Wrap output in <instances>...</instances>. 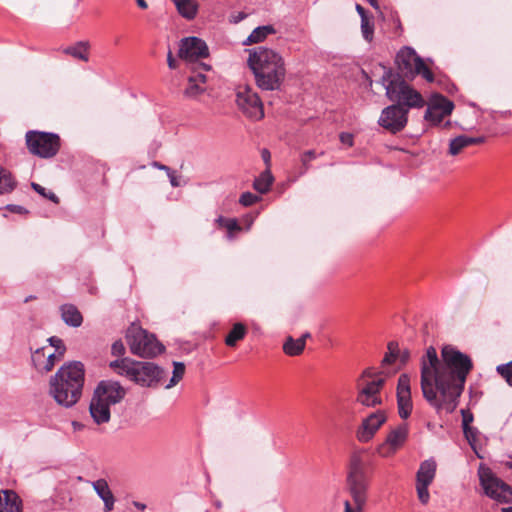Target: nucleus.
Instances as JSON below:
<instances>
[{
    "mask_svg": "<svg viewBox=\"0 0 512 512\" xmlns=\"http://www.w3.org/2000/svg\"><path fill=\"white\" fill-rule=\"evenodd\" d=\"M85 369L80 361L64 364L50 379V394L66 408L74 406L82 395Z\"/></svg>",
    "mask_w": 512,
    "mask_h": 512,
    "instance_id": "4",
    "label": "nucleus"
},
{
    "mask_svg": "<svg viewBox=\"0 0 512 512\" xmlns=\"http://www.w3.org/2000/svg\"><path fill=\"white\" fill-rule=\"evenodd\" d=\"M472 369L471 358L455 347L444 346L441 359L433 346L428 347L420 363L423 397L437 411L452 413L458 405Z\"/></svg>",
    "mask_w": 512,
    "mask_h": 512,
    "instance_id": "1",
    "label": "nucleus"
},
{
    "mask_svg": "<svg viewBox=\"0 0 512 512\" xmlns=\"http://www.w3.org/2000/svg\"><path fill=\"white\" fill-rule=\"evenodd\" d=\"M152 166H153V167H155V168H157V169H159V170H163V171H165L166 173H167V172H169V171L171 170L168 166H166V165H164V164H161V163H159V162H156V161H154V162L152 163Z\"/></svg>",
    "mask_w": 512,
    "mask_h": 512,
    "instance_id": "54",
    "label": "nucleus"
},
{
    "mask_svg": "<svg viewBox=\"0 0 512 512\" xmlns=\"http://www.w3.org/2000/svg\"><path fill=\"white\" fill-rule=\"evenodd\" d=\"M210 66L204 63L197 64L192 67V74L188 77V84L184 90V94L189 98H196L206 91V75L203 71L210 70Z\"/></svg>",
    "mask_w": 512,
    "mask_h": 512,
    "instance_id": "19",
    "label": "nucleus"
},
{
    "mask_svg": "<svg viewBox=\"0 0 512 512\" xmlns=\"http://www.w3.org/2000/svg\"><path fill=\"white\" fill-rule=\"evenodd\" d=\"M247 334V329L242 323H236L233 325L230 332L225 338V344L229 347H235L237 342L242 340Z\"/></svg>",
    "mask_w": 512,
    "mask_h": 512,
    "instance_id": "30",
    "label": "nucleus"
},
{
    "mask_svg": "<svg viewBox=\"0 0 512 512\" xmlns=\"http://www.w3.org/2000/svg\"><path fill=\"white\" fill-rule=\"evenodd\" d=\"M126 395V390L119 382L113 380L100 381L89 405L90 416L97 425L108 423L111 419L110 407L120 403Z\"/></svg>",
    "mask_w": 512,
    "mask_h": 512,
    "instance_id": "5",
    "label": "nucleus"
},
{
    "mask_svg": "<svg viewBox=\"0 0 512 512\" xmlns=\"http://www.w3.org/2000/svg\"><path fill=\"white\" fill-rule=\"evenodd\" d=\"M385 384L384 378L368 380L360 386H357L356 403L367 407L374 408L383 403L381 391Z\"/></svg>",
    "mask_w": 512,
    "mask_h": 512,
    "instance_id": "13",
    "label": "nucleus"
},
{
    "mask_svg": "<svg viewBox=\"0 0 512 512\" xmlns=\"http://www.w3.org/2000/svg\"><path fill=\"white\" fill-rule=\"evenodd\" d=\"M209 55L208 46L198 37H187L181 40L178 56L186 62L194 65L199 59Z\"/></svg>",
    "mask_w": 512,
    "mask_h": 512,
    "instance_id": "15",
    "label": "nucleus"
},
{
    "mask_svg": "<svg viewBox=\"0 0 512 512\" xmlns=\"http://www.w3.org/2000/svg\"><path fill=\"white\" fill-rule=\"evenodd\" d=\"M236 103L247 118L258 121L264 117L263 103L251 88L240 89L236 94Z\"/></svg>",
    "mask_w": 512,
    "mask_h": 512,
    "instance_id": "12",
    "label": "nucleus"
},
{
    "mask_svg": "<svg viewBox=\"0 0 512 512\" xmlns=\"http://www.w3.org/2000/svg\"><path fill=\"white\" fill-rule=\"evenodd\" d=\"M408 121V109L401 105H390L383 109L379 118V125L395 134L402 131Z\"/></svg>",
    "mask_w": 512,
    "mask_h": 512,
    "instance_id": "14",
    "label": "nucleus"
},
{
    "mask_svg": "<svg viewBox=\"0 0 512 512\" xmlns=\"http://www.w3.org/2000/svg\"><path fill=\"white\" fill-rule=\"evenodd\" d=\"M111 353L114 356L121 357L125 354V346L121 340L115 341L111 347Z\"/></svg>",
    "mask_w": 512,
    "mask_h": 512,
    "instance_id": "46",
    "label": "nucleus"
},
{
    "mask_svg": "<svg viewBox=\"0 0 512 512\" xmlns=\"http://www.w3.org/2000/svg\"><path fill=\"white\" fill-rule=\"evenodd\" d=\"M437 464L432 458L423 461L416 474V482L431 484L436 475Z\"/></svg>",
    "mask_w": 512,
    "mask_h": 512,
    "instance_id": "26",
    "label": "nucleus"
},
{
    "mask_svg": "<svg viewBox=\"0 0 512 512\" xmlns=\"http://www.w3.org/2000/svg\"><path fill=\"white\" fill-rule=\"evenodd\" d=\"M248 65L261 90L274 91L281 87L286 68L284 59L278 52L264 46L250 49Z\"/></svg>",
    "mask_w": 512,
    "mask_h": 512,
    "instance_id": "3",
    "label": "nucleus"
},
{
    "mask_svg": "<svg viewBox=\"0 0 512 512\" xmlns=\"http://www.w3.org/2000/svg\"><path fill=\"white\" fill-rule=\"evenodd\" d=\"M276 29L273 25H264L256 27L247 39L243 42L244 45L256 44L264 41L269 35L275 34Z\"/></svg>",
    "mask_w": 512,
    "mask_h": 512,
    "instance_id": "29",
    "label": "nucleus"
},
{
    "mask_svg": "<svg viewBox=\"0 0 512 512\" xmlns=\"http://www.w3.org/2000/svg\"><path fill=\"white\" fill-rule=\"evenodd\" d=\"M15 186L16 182L10 171L0 167V195L12 192Z\"/></svg>",
    "mask_w": 512,
    "mask_h": 512,
    "instance_id": "32",
    "label": "nucleus"
},
{
    "mask_svg": "<svg viewBox=\"0 0 512 512\" xmlns=\"http://www.w3.org/2000/svg\"><path fill=\"white\" fill-rule=\"evenodd\" d=\"M407 437L408 426L406 424L399 425L390 431L386 437L385 442L377 447V452L382 457H390L404 445Z\"/></svg>",
    "mask_w": 512,
    "mask_h": 512,
    "instance_id": "16",
    "label": "nucleus"
},
{
    "mask_svg": "<svg viewBox=\"0 0 512 512\" xmlns=\"http://www.w3.org/2000/svg\"><path fill=\"white\" fill-rule=\"evenodd\" d=\"M484 137H470L466 135H460L450 140L449 143V154L452 156L458 155L464 148L472 145L483 143Z\"/></svg>",
    "mask_w": 512,
    "mask_h": 512,
    "instance_id": "24",
    "label": "nucleus"
},
{
    "mask_svg": "<svg viewBox=\"0 0 512 512\" xmlns=\"http://www.w3.org/2000/svg\"><path fill=\"white\" fill-rule=\"evenodd\" d=\"M356 11L361 17V20L368 18L367 12L363 6L356 4Z\"/></svg>",
    "mask_w": 512,
    "mask_h": 512,
    "instance_id": "51",
    "label": "nucleus"
},
{
    "mask_svg": "<svg viewBox=\"0 0 512 512\" xmlns=\"http://www.w3.org/2000/svg\"><path fill=\"white\" fill-rule=\"evenodd\" d=\"M216 223H218L219 226L225 227L227 229V231L229 233L228 234L229 238H232L233 232L241 230V227L235 218H224L223 216H219L216 219Z\"/></svg>",
    "mask_w": 512,
    "mask_h": 512,
    "instance_id": "36",
    "label": "nucleus"
},
{
    "mask_svg": "<svg viewBox=\"0 0 512 512\" xmlns=\"http://www.w3.org/2000/svg\"><path fill=\"white\" fill-rule=\"evenodd\" d=\"M400 359L402 364H405L410 359V352L407 349L400 351L398 348V343L389 342L388 344V352L385 354L382 360V366L389 365L394 363L397 359Z\"/></svg>",
    "mask_w": 512,
    "mask_h": 512,
    "instance_id": "27",
    "label": "nucleus"
},
{
    "mask_svg": "<svg viewBox=\"0 0 512 512\" xmlns=\"http://www.w3.org/2000/svg\"><path fill=\"white\" fill-rule=\"evenodd\" d=\"M262 158L266 163L270 161V152L267 149H263Z\"/></svg>",
    "mask_w": 512,
    "mask_h": 512,
    "instance_id": "55",
    "label": "nucleus"
},
{
    "mask_svg": "<svg viewBox=\"0 0 512 512\" xmlns=\"http://www.w3.org/2000/svg\"><path fill=\"white\" fill-rule=\"evenodd\" d=\"M48 342L50 346L54 348L53 352L57 353L58 356L64 357L66 346L61 338L52 336L48 338Z\"/></svg>",
    "mask_w": 512,
    "mask_h": 512,
    "instance_id": "38",
    "label": "nucleus"
},
{
    "mask_svg": "<svg viewBox=\"0 0 512 512\" xmlns=\"http://www.w3.org/2000/svg\"><path fill=\"white\" fill-rule=\"evenodd\" d=\"M62 358L57 353L50 351L48 347L38 348L32 354L33 365L42 374L50 372Z\"/></svg>",
    "mask_w": 512,
    "mask_h": 512,
    "instance_id": "21",
    "label": "nucleus"
},
{
    "mask_svg": "<svg viewBox=\"0 0 512 512\" xmlns=\"http://www.w3.org/2000/svg\"><path fill=\"white\" fill-rule=\"evenodd\" d=\"M247 17L245 12H236L230 15L229 21L230 23L237 24L244 20Z\"/></svg>",
    "mask_w": 512,
    "mask_h": 512,
    "instance_id": "47",
    "label": "nucleus"
},
{
    "mask_svg": "<svg viewBox=\"0 0 512 512\" xmlns=\"http://www.w3.org/2000/svg\"><path fill=\"white\" fill-rule=\"evenodd\" d=\"M386 422V414L382 410L371 413L366 417L357 431V439L366 443L369 442L378 429Z\"/></svg>",
    "mask_w": 512,
    "mask_h": 512,
    "instance_id": "20",
    "label": "nucleus"
},
{
    "mask_svg": "<svg viewBox=\"0 0 512 512\" xmlns=\"http://www.w3.org/2000/svg\"><path fill=\"white\" fill-rule=\"evenodd\" d=\"M61 318L64 323L71 327H79L82 325L83 317L80 311L73 304H63L60 307Z\"/></svg>",
    "mask_w": 512,
    "mask_h": 512,
    "instance_id": "25",
    "label": "nucleus"
},
{
    "mask_svg": "<svg viewBox=\"0 0 512 512\" xmlns=\"http://www.w3.org/2000/svg\"><path fill=\"white\" fill-rule=\"evenodd\" d=\"M178 13L187 20H193L198 12L196 0H172Z\"/></svg>",
    "mask_w": 512,
    "mask_h": 512,
    "instance_id": "28",
    "label": "nucleus"
},
{
    "mask_svg": "<svg viewBox=\"0 0 512 512\" xmlns=\"http://www.w3.org/2000/svg\"><path fill=\"white\" fill-rule=\"evenodd\" d=\"M480 482L485 494L498 502L512 501V490L509 485L496 477L490 469L479 472Z\"/></svg>",
    "mask_w": 512,
    "mask_h": 512,
    "instance_id": "11",
    "label": "nucleus"
},
{
    "mask_svg": "<svg viewBox=\"0 0 512 512\" xmlns=\"http://www.w3.org/2000/svg\"><path fill=\"white\" fill-rule=\"evenodd\" d=\"M310 337V333L303 334L299 339H304V345L306 344V339Z\"/></svg>",
    "mask_w": 512,
    "mask_h": 512,
    "instance_id": "59",
    "label": "nucleus"
},
{
    "mask_svg": "<svg viewBox=\"0 0 512 512\" xmlns=\"http://www.w3.org/2000/svg\"><path fill=\"white\" fill-rule=\"evenodd\" d=\"M134 506L139 510H144L146 508V505L140 502H134Z\"/></svg>",
    "mask_w": 512,
    "mask_h": 512,
    "instance_id": "57",
    "label": "nucleus"
},
{
    "mask_svg": "<svg viewBox=\"0 0 512 512\" xmlns=\"http://www.w3.org/2000/svg\"><path fill=\"white\" fill-rule=\"evenodd\" d=\"M216 506H217L218 508H220V507H221V504H220V503H216Z\"/></svg>",
    "mask_w": 512,
    "mask_h": 512,
    "instance_id": "61",
    "label": "nucleus"
},
{
    "mask_svg": "<svg viewBox=\"0 0 512 512\" xmlns=\"http://www.w3.org/2000/svg\"><path fill=\"white\" fill-rule=\"evenodd\" d=\"M0 512H22V501L14 491L0 492Z\"/></svg>",
    "mask_w": 512,
    "mask_h": 512,
    "instance_id": "23",
    "label": "nucleus"
},
{
    "mask_svg": "<svg viewBox=\"0 0 512 512\" xmlns=\"http://www.w3.org/2000/svg\"><path fill=\"white\" fill-rule=\"evenodd\" d=\"M454 108L452 101L444 96L436 97L425 112V120L433 125H440Z\"/></svg>",
    "mask_w": 512,
    "mask_h": 512,
    "instance_id": "17",
    "label": "nucleus"
},
{
    "mask_svg": "<svg viewBox=\"0 0 512 512\" xmlns=\"http://www.w3.org/2000/svg\"><path fill=\"white\" fill-rule=\"evenodd\" d=\"M273 183V176L269 169L263 171L259 177L254 180L253 187L256 191L261 194H265L269 191Z\"/></svg>",
    "mask_w": 512,
    "mask_h": 512,
    "instance_id": "31",
    "label": "nucleus"
},
{
    "mask_svg": "<svg viewBox=\"0 0 512 512\" xmlns=\"http://www.w3.org/2000/svg\"><path fill=\"white\" fill-rule=\"evenodd\" d=\"M259 196L251 193V192H244L239 199V203L243 206H251L255 204L257 201H259Z\"/></svg>",
    "mask_w": 512,
    "mask_h": 512,
    "instance_id": "42",
    "label": "nucleus"
},
{
    "mask_svg": "<svg viewBox=\"0 0 512 512\" xmlns=\"http://www.w3.org/2000/svg\"><path fill=\"white\" fill-rule=\"evenodd\" d=\"M382 83L386 89L387 97L397 102L404 108H421L425 101L422 95L412 88L399 74H394L391 70L386 71L382 76Z\"/></svg>",
    "mask_w": 512,
    "mask_h": 512,
    "instance_id": "7",
    "label": "nucleus"
},
{
    "mask_svg": "<svg viewBox=\"0 0 512 512\" xmlns=\"http://www.w3.org/2000/svg\"><path fill=\"white\" fill-rule=\"evenodd\" d=\"M25 140L29 152L40 158H51L60 149V137L55 133L31 130Z\"/></svg>",
    "mask_w": 512,
    "mask_h": 512,
    "instance_id": "10",
    "label": "nucleus"
},
{
    "mask_svg": "<svg viewBox=\"0 0 512 512\" xmlns=\"http://www.w3.org/2000/svg\"><path fill=\"white\" fill-rule=\"evenodd\" d=\"M32 188L37 192L39 193L40 195L50 199L51 201H53L54 203H58V197L53 193V192H49V193H46V190L44 187H42L41 185L37 184V183H32Z\"/></svg>",
    "mask_w": 512,
    "mask_h": 512,
    "instance_id": "44",
    "label": "nucleus"
},
{
    "mask_svg": "<svg viewBox=\"0 0 512 512\" xmlns=\"http://www.w3.org/2000/svg\"><path fill=\"white\" fill-rule=\"evenodd\" d=\"M9 211L11 212H15V213H23V212H26V210L24 209V207L22 206H19V205H7L6 207Z\"/></svg>",
    "mask_w": 512,
    "mask_h": 512,
    "instance_id": "52",
    "label": "nucleus"
},
{
    "mask_svg": "<svg viewBox=\"0 0 512 512\" xmlns=\"http://www.w3.org/2000/svg\"><path fill=\"white\" fill-rule=\"evenodd\" d=\"M373 469V454L365 448L352 451L346 473V485L354 506L346 500L344 512H362L367 502L370 477Z\"/></svg>",
    "mask_w": 512,
    "mask_h": 512,
    "instance_id": "2",
    "label": "nucleus"
},
{
    "mask_svg": "<svg viewBox=\"0 0 512 512\" xmlns=\"http://www.w3.org/2000/svg\"><path fill=\"white\" fill-rule=\"evenodd\" d=\"M184 373H185L184 363L174 361L172 377L170 379V382L166 385V388L169 389V388H172L173 386H175L176 384H178L182 380Z\"/></svg>",
    "mask_w": 512,
    "mask_h": 512,
    "instance_id": "35",
    "label": "nucleus"
},
{
    "mask_svg": "<svg viewBox=\"0 0 512 512\" xmlns=\"http://www.w3.org/2000/svg\"><path fill=\"white\" fill-rule=\"evenodd\" d=\"M501 512H512V506L511 507L502 508Z\"/></svg>",
    "mask_w": 512,
    "mask_h": 512,
    "instance_id": "60",
    "label": "nucleus"
},
{
    "mask_svg": "<svg viewBox=\"0 0 512 512\" xmlns=\"http://www.w3.org/2000/svg\"><path fill=\"white\" fill-rule=\"evenodd\" d=\"M430 484L416 482V491L418 498L422 504H427L430 499L428 487Z\"/></svg>",
    "mask_w": 512,
    "mask_h": 512,
    "instance_id": "40",
    "label": "nucleus"
},
{
    "mask_svg": "<svg viewBox=\"0 0 512 512\" xmlns=\"http://www.w3.org/2000/svg\"><path fill=\"white\" fill-rule=\"evenodd\" d=\"M395 62L401 74L408 79H414L420 75L428 82L434 81V74L429 66L411 47L400 49Z\"/></svg>",
    "mask_w": 512,
    "mask_h": 512,
    "instance_id": "9",
    "label": "nucleus"
},
{
    "mask_svg": "<svg viewBox=\"0 0 512 512\" xmlns=\"http://www.w3.org/2000/svg\"><path fill=\"white\" fill-rule=\"evenodd\" d=\"M88 44L84 42H79L74 46L67 47L63 50L65 54L71 55L74 58L88 61Z\"/></svg>",
    "mask_w": 512,
    "mask_h": 512,
    "instance_id": "34",
    "label": "nucleus"
},
{
    "mask_svg": "<svg viewBox=\"0 0 512 512\" xmlns=\"http://www.w3.org/2000/svg\"><path fill=\"white\" fill-rule=\"evenodd\" d=\"M137 1V4L140 8L142 9H146L148 7L147 3L145 0H136Z\"/></svg>",
    "mask_w": 512,
    "mask_h": 512,
    "instance_id": "56",
    "label": "nucleus"
},
{
    "mask_svg": "<svg viewBox=\"0 0 512 512\" xmlns=\"http://www.w3.org/2000/svg\"><path fill=\"white\" fill-rule=\"evenodd\" d=\"M110 367L122 376L143 387H151L160 382L165 371L152 362L134 361L130 358H121L110 362Z\"/></svg>",
    "mask_w": 512,
    "mask_h": 512,
    "instance_id": "6",
    "label": "nucleus"
},
{
    "mask_svg": "<svg viewBox=\"0 0 512 512\" xmlns=\"http://www.w3.org/2000/svg\"><path fill=\"white\" fill-rule=\"evenodd\" d=\"M377 378H381V377L379 376V374L377 372L374 371L373 368H366L362 372L360 377L358 378L357 386H360V384H362L368 380L377 379Z\"/></svg>",
    "mask_w": 512,
    "mask_h": 512,
    "instance_id": "41",
    "label": "nucleus"
},
{
    "mask_svg": "<svg viewBox=\"0 0 512 512\" xmlns=\"http://www.w3.org/2000/svg\"><path fill=\"white\" fill-rule=\"evenodd\" d=\"M397 404L398 413L402 419H407L412 412V399L410 389V377L407 374H401L397 384Z\"/></svg>",
    "mask_w": 512,
    "mask_h": 512,
    "instance_id": "18",
    "label": "nucleus"
},
{
    "mask_svg": "<svg viewBox=\"0 0 512 512\" xmlns=\"http://www.w3.org/2000/svg\"><path fill=\"white\" fill-rule=\"evenodd\" d=\"M340 141L341 143L351 147L353 146V135L350 133L343 132L340 134Z\"/></svg>",
    "mask_w": 512,
    "mask_h": 512,
    "instance_id": "49",
    "label": "nucleus"
},
{
    "mask_svg": "<svg viewBox=\"0 0 512 512\" xmlns=\"http://www.w3.org/2000/svg\"><path fill=\"white\" fill-rule=\"evenodd\" d=\"M304 339L288 337L283 345L284 352L289 356H297L304 350Z\"/></svg>",
    "mask_w": 512,
    "mask_h": 512,
    "instance_id": "33",
    "label": "nucleus"
},
{
    "mask_svg": "<svg viewBox=\"0 0 512 512\" xmlns=\"http://www.w3.org/2000/svg\"><path fill=\"white\" fill-rule=\"evenodd\" d=\"M369 2V4L375 8V9H379V5H378V2L377 0H367Z\"/></svg>",
    "mask_w": 512,
    "mask_h": 512,
    "instance_id": "58",
    "label": "nucleus"
},
{
    "mask_svg": "<svg viewBox=\"0 0 512 512\" xmlns=\"http://www.w3.org/2000/svg\"><path fill=\"white\" fill-rule=\"evenodd\" d=\"M126 340L131 353L142 358L155 357L164 351V346L154 335L135 325L128 328Z\"/></svg>",
    "mask_w": 512,
    "mask_h": 512,
    "instance_id": "8",
    "label": "nucleus"
},
{
    "mask_svg": "<svg viewBox=\"0 0 512 512\" xmlns=\"http://www.w3.org/2000/svg\"><path fill=\"white\" fill-rule=\"evenodd\" d=\"M91 485L98 495V497L104 503V509L106 512H110L114 509L115 497L108 485V482L101 478L91 482Z\"/></svg>",
    "mask_w": 512,
    "mask_h": 512,
    "instance_id": "22",
    "label": "nucleus"
},
{
    "mask_svg": "<svg viewBox=\"0 0 512 512\" xmlns=\"http://www.w3.org/2000/svg\"><path fill=\"white\" fill-rule=\"evenodd\" d=\"M167 63H168V66L170 69H175L177 66H176V61L175 59L173 58V55H172V52L169 51L168 52V55H167Z\"/></svg>",
    "mask_w": 512,
    "mask_h": 512,
    "instance_id": "53",
    "label": "nucleus"
},
{
    "mask_svg": "<svg viewBox=\"0 0 512 512\" xmlns=\"http://www.w3.org/2000/svg\"><path fill=\"white\" fill-rule=\"evenodd\" d=\"M361 32L365 40L370 42L373 39L374 24L370 22L369 18L361 20Z\"/></svg>",
    "mask_w": 512,
    "mask_h": 512,
    "instance_id": "37",
    "label": "nucleus"
},
{
    "mask_svg": "<svg viewBox=\"0 0 512 512\" xmlns=\"http://www.w3.org/2000/svg\"><path fill=\"white\" fill-rule=\"evenodd\" d=\"M167 176L169 178L170 184L173 187H179L180 186L179 178L176 175V172L174 170L171 169L169 172H167Z\"/></svg>",
    "mask_w": 512,
    "mask_h": 512,
    "instance_id": "50",
    "label": "nucleus"
},
{
    "mask_svg": "<svg viewBox=\"0 0 512 512\" xmlns=\"http://www.w3.org/2000/svg\"><path fill=\"white\" fill-rule=\"evenodd\" d=\"M496 370L512 387V361L507 364L498 365Z\"/></svg>",
    "mask_w": 512,
    "mask_h": 512,
    "instance_id": "39",
    "label": "nucleus"
},
{
    "mask_svg": "<svg viewBox=\"0 0 512 512\" xmlns=\"http://www.w3.org/2000/svg\"><path fill=\"white\" fill-rule=\"evenodd\" d=\"M462 426L467 427L470 426V423L473 421V414L469 411L462 410Z\"/></svg>",
    "mask_w": 512,
    "mask_h": 512,
    "instance_id": "48",
    "label": "nucleus"
},
{
    "mask_svg": "<svg viewBox=\"0 0 512 512\" xmlns=\"http://www.w3.org/2000/svg\"><path fill=\"white\" fill-rule=\"evenodd\" d=\"M318 155H323V152H321L320 154H317L315 152V150H308V151H305L302 154L301 162H302V164H303V166L305 167L306 170L308 169V163L311 160L316 159Z\"/></svg>",
    "mask_w": 512,
    "mask_h": 512,
    "instance_id": "45",
    "label": "nucleus"
},
{
    "mask_svg": "<svg viewBox=\"0 0 512 512\" xmlns=\"http://www.w3.org/2000/svg\"><path fill=\"white\" fill-rule=\"evenodd\" d=\"M464 435L469 444L474 447V443L477 441L478 430L475 427L467 426L463 427Z\"/></svg>",
    "mask_w": 512,
    "mask_h": 512,
    "instance_id": "43",
    "label": "nucleus"
}]
</instances>
